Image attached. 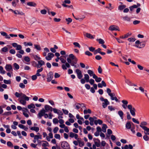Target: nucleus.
I'll return each mask as SVG.
<instances>
[{
    "label": "nucleus",
    "instance_id": "57",
    "mask_svg": "<svg viewBox=\"0 0 149 149\" xmlns=\"http://www.w3.org/2000/svg\"><path fill=\"white\" fill-rule=\"evenodd\" d=\"M73 44L75 47H77L79 48H80L81 47V46L78 42H74Z\"/></svg>",
    "mask_w": 149,
    "mask_h": 149
},
{
    "label": "nucleus",
    "instance_id": "44",
    "mask_svg": "<svg viewBox=\"0 0 149 149\" xmlns=\"http://www.w3.org/2000/svg\"><path fill=\"white\" fill-rule=\"evenodd\" d=\"M24 45L25 46H32L33 45L32 43L31 42H24L23 43Z\"/></svg>",
    "mask_w": 149,
    "mask_h": 149
},
{
    "label": "nucleus",
    "instance_id": "31",
    "mask_svg": "<svg viewBox=\"0 0 149 149\" xmlns=\"http://www.w3.org/2000/svg\"><path fill=\"white\" fill-rule=\"evenodd\" d=\"M107 128V125L105 124H103L101 130L103 132L105 133L106 132V129Z\"/></svg>",
    "mask_w": 149,
    "mask_h": 149
},
{
    "label": "nucleus",
    "instance_id": "3",
    "mask_svg": "<svg viewBox=\"0 0 149 149\" xmlns=\"http://www.w3.org/2000/svg\"><path fill=\"white\" fill-rule=\"evenodd\" d=\"M122 102L123 103L122 105L123 107L125 109H126L127 107L130 110L131 115L133 116H135L136 115L135 112L136 111L135 108L133 107L131 104H128L127 105L128 102L126 100H123L122 101Z\"/></svg>",
    "mask_w": 149,
    "mask_h": 149
},
{
    "label": "nucleus",
    "instance_id": "26",
    "mask_svg": "<svg viewBox=\"0 0 149 149\" xmlns=\"http://www.w3.org/2000/svg\"><path fill=\"white\" fill-rule=\"evenodd\" d=\"M33 56L34 60L36 61L40 60L41 59L39 56L38 54H34L33 55Z\"/></svg>",
    "mask_w": 149,
    "mask_h": 149
},
{
    "label": "nucleus",
    "instance_id": "29",
    "mask_svg": "<svg viewBox=\"0 0 149 149\" xmlns=\"http://www.w3.org/2000/svg\"><path fill=\"white\" fill-rule=\"evenodd\" d=\"M95 79V81L97 82H99L102 80L101 78L98 77L96 75H95L93 78Z\"/></svg>",
    "mask_w": 149,
    "mask_h": 149
},
{
    "label": "nucleus",
    "instance_id": "63",
    "mask_svg": "<svg viewBox=\"0 0 149 149\" xmlns=\"http://www.w3.org/2000/svg\"><path fill=\"white\" fill-rule=\"evenodd\" d=\"M137 66L138 68L140 70H143V67L139 64L137 65Z\"/></svg>",
    "mask_w": 149,
    "mask_h": 149
},
{
    "label": "nucleus",
    "instance_id": "2",
    "mask_svg": "<svg viewBox=\"0 0 149 149\" xmlns=\"http://www.w3.org/2000/svg\"><path fill=\"white\" fill-rule=\"evenodd\" d=\"M15 96L17 98H20L19 100L20 104L23 105L26 104V101H28L29 100V97L27 96L26 95L22 93H19L16 92L15 94Z\"/></svg>",
    "mask_w": 149,
    "mask_h": 149
},
{
    "label": "nucleus",
    "instance_id": "18",
    "mask_svg": "<svg viewBox=\"0 0 149 149\" xmlns=\"http://www.w3.org/2000/svg\"><path fill=\"white\" fill-rule=\"evenodd\" d=\"M27 5L30 6L35 7L36 6L37 4L34 2L30 1L28 2L27 3Z\"/></svg>",
    "mask_w": 149,
    "mask_h": 149
},
{
    "label": "nucleus",
    "instance_id": "55",
    "mask_svg": "<svg viewBox=\"0 0 149 149\" xmlns=\"http://www.w3.org/2000/svg\"><path fill=\"white\" fill-rule=\"evenodd\" d=\"M3 82L6 84H10L11 83V81L10 80H6L4 79L3 80Z\"/></svg>",
    "mask_w": 149,
    "mask_h": 149
},
{
    "label": "nucleus",
    "instance_id": "1",
    "mask_svg": "<svg viewBox=\"0 0 149 149\" xmlns=\"http://www.w3.org/2000/svg\"><path fill=\"white\" fill-rule=\"evenodd\" d=\"M78 61L77 59L73 54L69 55L68 58H67L68 63H66L65 64H63L62 65V68L63 70H66L67 68H70V67L69 63H71L73 62L75 64H76Z\"/></svg>",
    "mask_w": 149,
    "mask_h": 149
},
{
    "label": "nucleus",
    "instance_id": "40",
    "mask_svg": "<svg viewBox=\"0 0 149 149\" xmlns=\"http://www.w3.org/2000/svg\"><path fill=\"white\" fill-rule=\"evenodd\" d=\"M18 2L19 0H13V1L12 2L13 6L14 7H16Z\"/></svg>",
    "mask_w": 149,
    "mask_h": 149
},
{
    "label": "nucleus",
    "instance_id": "11",
    "mask_svg": "<svg viewBox=\"0 0 149 149\" xmlns=\"http://www.w3.org/2000/svg\"><path fill=\"white\" fill-rule=\"evenodd\" d=\"M118 29V26L116 25H113L109 27V29L111 31H116L117 30L119 31V30Z\"/></svg>",
    "mask_w": 149,
    "mask_h": 149
},
{
    "label": "nucleus",
    "instance_id": "53",
    "mask_svg": "<svg viewBox=\"0 0 149 149\" xmlns=\"http://www.w3.org/2000/svg\"><path fill=\"white\" fill-rule=\"evenodd\" d=\"M127 40L131 42H134L136 40L134 38H129Z\"/></svg>",
    "mask_w": 149,
    "mask_h": 149
},
{
    "label": "nucleus",
    "instance_id": "7",
    "mask_svg": "<svg viewBox=\"0 0 149 149\" xmlns=\"http://www.w3.org/2000/svg\"><path fill=\"white\" fill-rule=\"evenodd\" d=\"M53 77V74L52 72H50L47 74V79L48 82H50Z\"/></svg>",
    "mask_w": 149,
    "mask_h": 149
},
{
    "label": "nucleus",
    "instance_id": "25",
    "mask_svg": "<svg viewBox=\"0 0 149 149\" xmlns=\"http://www.w3.org/2000/svg\"><path fill=\"white\" fill-rule=\"evenodd\" d=\"M135 46L137 48H141V46L140 44V41L139 40H137L135 42Z\"/></svg>",
    "mask_w": 149,
    "mask_h": 149
},
{
    "label": "nucleus",
    "instance_id": "60",
    "mask_svg": "<svg viewBox=\"0 0 149 149\" xmlns=\"http://www.w3.org/2000/svg\"><path fill=\"white\" fill-rule=\"evenodd\" d=\"M40 13L43 15H45L47 13V11L45 9L42 10L40 11Z\"/></svg>",
    "mask_w": 149,
    "mask_h": 149
},
{
    "label": "nucleus",
    "instance_id": "54",
    "mask_svg": "<svg viewBox=\"0 0 149 149\" xmlns=\"http://www.w3.org/2000/svg\"><path fill=\"white\" fill-rule=\"evenodd\" d=\"M12 113L11 111H8L5 112L3 114V115L9 116L11 115Z\"/></svg>",
    "mask_w": 149,
    "mask_h": 149
},
{
    "label": "nucleus",
    "instance_id": "61",
    "mask_svg": "<svg viewBox=\"0 0 149 149\" xmlns=\"http://www.w3.org/2000/svg\"><path fill=\"white\" fill-rule=\"evenodd\" d=\"M54 137L56 139H60V136L59 134H55L54 135Z\"/></svg>",
    "mask_w": 149,
    "mask_h": 149
},
{
    "label": "nucleus",
    "instance_id": "62",
    "mask_svg": "<svg viewBox=\"0 0 149 149\" xmlns=\"http://www.w3.org/2000/svg\"><path fill=\"white\" fill-rule=\"evenodd\" d=\"M143 139L146 141H148L149 138L148 136L146 135L143 136Z\"/></svg>",
    "mask_w": 149,
    "mask_h": 149
},
{
    "label": "nucleus",
    "instance_id": "17",
    "mask_svg": "<svg viewBox=\"0 0 149 149\" xmlns=\"http://www.w3.org/2000/svg\"><path fill=\"white\" fill-rule=\"evenodd\" d=\"M121 18L124 21L130 22L131 21V18L128 17L127 15H126L123 17H122Z\"/></svg>",
    "mask_w": 149,
    "mask_h": 149
},
{
    "label": "nucleus",
    "instance_id": "35",
    "mask_svg": "<svg viewBox=\"0 0 149 149\" xmlns=\"http://www.w3.org/2000/svg\"><path fill=\"white\" fill-rule=\"evenodd\" d=\"M125 83L130 86H132V82L129 79H126L125 80Z\"/></svg>",
    "mask_w": 149,
    "mask_h": 149
},
{
    "label": "nucleus",
    "instance_id": "5",
    "mask_svg": "<svg viewBox=\"0 0 149 149\" xmlns=\"http://www.w3.org/2000/svg\"><path fill=\"white\" fill-rule=\"evenodd\" d=\"M33 62L35 63L36 64V66L37 68H39L43 65H45V62L42 60H40L39 61H38V63H36L35 61H34Z\"/></svg>",
    "mask_w": 149,
    "mask_h": 149
},
{
    "label": "nucleus",
    "instance_id": "6",
    "mask_svg": "<svg viewBox=\"0 0 149 149\" xmlns=\"http://www.w3.org/2000/svg\"><path fill=\"white\" fill-rule=\"evenodd\" d=\"M9 10L10 11H11L15 15H24L25 13L22 11H19L18 10H13L12 9H9Z\"/></svg>",
    "mask_w": 149,
    "mask_h": 149
},
{
    "label": "nucleus",
    "instance_id": "47",
    "mask_svg": "<svg viewBox=\"0 0 149 149\" xmlns=\"http://www.w3.org/2000/svg\"><path fill=\"white\" fill-rule=\"evenodd\" d=\"M34 46L35 48L37 50H41V48L40 45H34Z\"/></svg>",
    "mask_w": 149,
    "mask_h": 149
},
{
    "label": "nucleus",
    "instance_id": "34",
    "mask_svg": "<svg viewBox=\"0 0 149 149\" xmlns=\"http://www.w3.org/2000/svg\"><path fill=\"white\" fill-rule=\"evenodd\" d=\"M125 127L126 128L128 129H130L131 127V123L129 122H127L125 125Z\"/></svg>",
    "mask_w": 149,
    "mask_h": 149
},
{
    "label": "nucleus",
    "instance_id": "38",
    "mask_svg": "<svg viewBox=\"0 0 149 149\" xmlns=\"http://www.w3.org/2000/svg\"><path fill=\"white\" fill-rule=\"evenodd\" d=\"M43 142L42 144V146L43 147H47L49 146L48 143L46 141H42Z\"/></svg>",
    "mask_w": 149,
    "mask_h": 149
},
{
    "label": "nucleus",
    "instance_id": "10",
    "mask_svg": "<svg viewBox=\"0 0 149 149\" xmlns=\"http://www.w3.org/2000/svg\"><path fill=\"white\" fill-rule=\"evenodd\" d=\"M54 54L51 53L49 52L47 54V56H46L45 57V59L47 61H49L52 59V58L54 56Z\"/></svg>",
    "mask_w": 149,
    "mask_h": 149
},
{
    "label": "nucleus",
    "instance_id": "49",
    "mask_svg": "<svg viewBox=\"0 0 149 149\" xmlns=\"http://www.w3.org/2000/svg\"><path fill=\"white\" fill-rule=\"evenodd\" d=\"M24 60L27 62H29L30 61V58L28 56H25L24 57Z\"/></svg>",
    "mask_w": 149,
    "mask_h": 149
},
{
    "label": "nucleus",
    "instance_id": "21",
    "mask_svg": "<svg viewBox=\"0 0 149 149\" xmlns=\"http://www.w3.org/2000/svg\"><path fill=\"white\" fill-rule=\"evenodd\" d=\"M85 18V15H82L81 16H80L78 17H74L75 19L77 20H78L79 21H81L84 19Z\"/></svg>",
    "mask_w": 149,
    "mask_h": 149
},
{
    "label": "nucleus",
    "instance_id": "14",
    "mask_svg": "<svg viewBox=\"0 0 149 149\" xmlns=\"http://www.w3.org/2000/svg\"><path fill=\"white\" fill-rule=\"evenodd\" d=\"M61 147L64 148L68 149L70 147V146L68 143L65 141L63 142L61 144Z\"/></svg>",
    "mask_w": 149,
    "mask_h": 149
},
{
    "label": "nucleus",
    "instance_id": "42",
    "mask_svg": "<svg viewBox=\"0 0 149 149\" xmlns=\"http://www.w3.org/2000/svg\"><path fill=\"white\" fill-rule=\"evenodd\" d=\"M6 71L3 70V67L2 66H0V73L1 74H5Z\"/></svg>",
    "mask_w": 149,
    "mask_h": 149
},
{
    "label": "nucleus",
    "instance_id": "19",
    "mask_svg": "<svg viewBox=\"0 0 149 149\" xmlns=\"http://www.w3.org/2000/svg\"><path fill=\"white\" fill-rule=\"evenodd\" d=\"M49 52V49L47 48H45L43 53V55L44 56L46 57L47 56V53Z\"/></svg>",
    "mask_w": 149,
    "mask_h": 149
},
{
    "label": "nucleus",
    "instance_id": "20",
    "mask_svg": "<svg viewBox=\"0 0 149 149\" xmlns=\"http://www.w3.org/2000/svg\"><path fill=\"white\" fill-rule=\"evenodd\" d=\"M85 36L87 38L91 39H93L95 37V35H92L91 34L88 33H86Z\"/></svg>",
    "mask_w": 149,
    "mask_h": 149
},
{
    "label": "nucleus",
    "instance_id": "12",
    "mask_svg": "<svg viewBox=\"0 0 149 149\" xmlns=\"http://www.w3.org/2000/svg\"><path fill=\"white\" fill-rule=\"evenodd\" d=\"M5 69L8 72H12L13 71L12 66L10 64H6L5 67Z\"/></svg>",
    "mask_w": 149,
    "mask_h": 149
},
{
    "label": "nucleus",
    "instance_id": "24",
    "mask_svg": "<svg viewBox=\"0 0 149 149\" xmlns=\"http://www.w3.org/2000/svg\"><path fill=\"white\" fill-rule=\"evenodd\" d=\"M30 129L31 130L33 131H34L36 132H38L39 130V127H32L30 128Z\"/></svg>",
    "mask_w": 149,
    "mask_h": 149
},
{
    "label": "nucleus",
    "instance_id": "43",
    "mask_svg": "<svg viewBox=\"0 0 149 149\" xmlns=\"http://www.w3.org/2000/svg\"><path fill=\"white\" fill-rule=\"evenodd\" d=\"M34 139L37 140H38V139H42V136L40 135H36L34 137Z\"/></svg>",
    "mask_w": 149,
    "mask_h": 149
},
{
    "label": "nucleus",
    "instance_id": "30",
    "mask_svg": "<svg viewBox=\"0 0 149 149\" xmlns=\"http://www.w3.org/2000/svg\"><path fill=\"white\" fill-rule=\"evenodd\" d=\"M144 131V133L146 134H149V128L146 127H143V129Z\"/></svg>",
    "mask_w": 149,
    "mask_h": 149
},
{
    "label": "nucleus",
    "instance_id": "9",
    "mask_svg": "<svg viewBox=\"0 0 149 149\" xmlns=\"http://www.w3.org/2000/svg\"><path fill=\"white\" fill-rule=\"evenodd\" d=\"M12 45L13 47L16 48V50H19L22 49V47L21 45H18L17 43H13Z\"/></svg>",
    "mask_w": 149,
    "mask_h": 149
},
{
    "label": "nucleus",
    "instance_id": "58",
    "mask_svg": "<svg viewBox=\"0 0 149 149\" xmlns=\"http://www.w3.org/2000/svg\"><path fill=\"white\" fill-rule=\"evenodd\" d=\"M3 52H6L8 51V49L6 47H5L1 49V50Z\"/></svg>",
    "mask_w": 149,
    "mask_h": 149
},
{
    "label": "nucleus",
    "instance_id": "15",
    "mask_svg": "<svg viewBox=\"0 0 149 149\" xmlns=\"http://www.w3.org/2000/svg\"><path fill=\"white\" fill-rule=\"evenodd\" d=\"M45 111L46 112H47L49 111H52V107L49 105H45Z\"/></svg>",
    "mask_w": 149,
    "mask_h": 149
},
{
    "label": "nucleus",
    "instance_id": "48",
    "mask_svg": "<svg viewBox=\"0 0 149 149\" xmlns=\"http://www.w3.org/2000/svg\"><path fill=\"white\" fill-rule=\"evenodd\" d=\"M74 105L75 106L76 108L77 109H79L81 107V104L79 103H75Z\"/></svg>",
    "mask_w": 149,
    "mask_h": 149
},
{
    "label": "nucleus",
    "instance_id": "59",
    "mask_svg": "<svg viewBox=\"0 0 149 149\" xmlns=\"http://www.w3.org/2000/svg\"><path fill=\"white\" fill-rule=\"evenodd\" d=\"M59 128L58 127H55L53 129V132L54 133H56L58 130Z\"/></svg>",
    "mask_w": 149,
    "mask_h": 149
},
{
    "label": "nucleus",
    "instance_id": "8",
    "mask_svg": "<svg viewBox=\"0 0 149 149\" xmlns=\"http://www.w3.org/2000/svg\"><path fill=\"white\" fill-rule=\"evenodd\" d=\"M75 72L77 74V76L78 79H81L83 77V75L80 70L77 69L75 70Z\"/></svg>",
    "mask_w": 149,
    "mask_h": 149
},
{
    "label": "nucleus",
    "instance_id": "4",
    "mask_svg": "<svg viewBox=\"0 0 149 149\" xmlns=\"http://www.w3.org/2000/svg\"><path fill=\"white\" fill-rule=\"evenodd\" d=\"M100 100L103 102L102 103V106L104 108H105L109 104V102L106 99H104L103 97H101L100 98Z\"/></svg>",
    "mask_w": 149,
    "mask_h": 149
},
{
    "label": "nucleus",
    "instance_id": "56",
    "mask_svg": "<svg viewBox=\"0 0 149 149\" xmlns=\"http://www.w3.org/2000/svg\"><path fill=\"white\" fill-rule=\"evenodd\" d=\"M71 3V1L70 0H65L64 1L62 2V3H64L65 4H70Z\"/></svg>",
    "mask_w": 149,
    "mask_h": 149
},
{
    "label": "nucleus",
    "instance_id": "32",
    "mask_svg": "<svg viewBox=\"0 0 149 149\" xmlns=\"http://www.w3.org/2000/svg\"><path fill=\"white\" fill-rule=\"evenodd\" d=\"M84 79L86 80V82H88L90 78L89 75L87 74H84Z\"/></svg>",
    "mask_w": 149,
    "mask_h": 149
},
{
    "label": "nucleus",
    "instance_id": "51",
    "mask_svg": "<svg viewBox=\"0 0 149 149\" xmlns=\"http://www.w3.org/2000/svg\"><path fill=\"white\" fill-rule=\"evenodd\" d=\"M66 21L68 22L67 24H69L72 21V19L70 18H68L65 19Z\"/></svg>",
    "mask_w": 149,
    "mask_h": 149
},
{
    "label": "nucleus",
    "instance_id": "27",
    "mask_svg": "<svg viewBox=\"0 0 149 149\" xmlns=\"http://www.w3.org/2000/svg\"><path fill=\"white\" fill-rule=\"evenodd\" d=\"M25 110H26L25 111L24 110L23 111V114L26 117L28 118L29 117V114L27 113V112H28V110L26 109Z\"/></svg>",
    "mask_w": 149,
    "mask_h": 149
},
{
    "label": "nucleus",
    "instance_id": "50",
    "mask_svg": "<svg viewBox=\"0 0 149 149\" xmlns=\"http://www.w3.org/2000/svg\"><path fill=\"white\" fill-rule=\"evenodd\" d=\"M35 107L34 104H31L28 106V108L29 109H31V108H34Z\"/></svg>",
    "mask_w": 149,
    "mask_h": 149
},
{
    "label": "nucleus",
    "instance_id": "45",
    "mask_svg": "<svg viewBox=\"0 0 149 149\" xmlns=\"http://www.w3.org/2000/svg\"><path fill=\"white\" fill-rule=\"evenodd\" d=\"M97 40L99 44L102 45L104 43V40L101 38L97 39Z\"/></svg>",
    "mask_w": 149,
    "mask_h": 149
},
{
    "label": "nucleus",
    "instance_id": "13",
    "mask_svg": "<svg viewBox=\"0 0 149 149\" xmlns=\"http://www.w3.org/2000/svg\"><path fill=\"white\" fill-rule=\"evenodd\" d=\"M46 112L45 111L44 109H42L40 110L37 116L38 118H41L42 116H44L45 113Z\"/></svg>",
    "mask_w": 149,
    "mask_h": 149
},
{
    "label": "nucleus",
    "instance_id": "22",
    "mask_svg": "<svg viewBox=\"0 0 149 149\" xmlns=\"http://www.w3.org/2000/svg\"><path fill=\"white\" fill-rule=\"evenodd\" d=\"M95 139H94V140ZM95 140H96L97 141H94V143L95 145L97 147H99L100 146V141L98 139H95Z\"/></svg>",
    "mask_w": 149,
    "mask_h": 149
},
{
    "label": "nucleus",
    "instance_id": "23",
    "mask_svg": "<svg viewBox=\"0 0 149 149\" xmlns=\"http://www.w3.org/2000/svg\"><path fill=\"white\" fill-rule=\"evenodd\" d=\"M87 72L90 76H93V78L96 75L91 70H88L87 71Z\"/></svg>",
    "mask_w": 149,
    "mask_h": 149
},
{
    "label": "nucleus",
    "instance_id": "41",
    "mask_svg": "<svg viewBox=\"0 0 149 149\" xmlns=\"http://www.w3.org/2000/svg\"><path fill=\"white\" fill-rule=\"evenodd\" d=\"M118 113L121 118L123 119V113L122 111H119L118 112Z\"/></svg>",
    "mask_w": 149,
    "mask_h": 149
},
{
    "label": "nucleus",
    "instance_id": "33",
    "mask_svg": "<svg viewBox=\"0 0 149 149\" xmlns=\"http://www.w3.org/2000/svg\"><path fill=\"white\" fill-rule=\"evenodd\" d=\"M147 123L146 122L143 121L142 122L140 125V126L142 129L143 127H146L145 126L147 125Z\"/></svg>",
    "mask_w": 149,
    "mask_h": 149
},
{
    "label": "nucleus",
    "instance_id": "16",
    "mask_svg": "<svg viewBox=\"0 0 149 149\" xmlns=\"http://www.w3.org/2000/svg\"><path fill=\"white\" fill-rule=\"evenodd\" d=\"M141 5V4L139 3H137V5H134L130 7L129 8L130 10L132 11L133 10L134 8H137L138 7L140 6Z\"/></svg>",
    "mask_w": 149,
    "mask_h": 149
},
{
    "label": "nucleus",
    "instance_id": "46",
    "mask_svg": "<svg viewBox=\"0 0 149 149\" xmlns=\"http://www.w3.org/2000/svg\"><path fill=\"white\" fill-rule=\"evenodd\" d=\"M13 65L15 68V70L16 69L17 70L19 69V65L16 63H14L13 64Z\"/></svg>",
    "mask_w": 149,
    "mask_h": 149
},
{
    "label": "nucleus",
    "instance_id": "64",
    "mask_svg": "<svg viewBox=\"0 0 149 149\" xmlns=\"http://www.w3.org/2000/svg\"><path fill=\"white\" fill-rule=\"evenodd\" d=\"M60 76V75L58 73L55 72L54 73V77L56 78H58Z\"/></svg>",
    "mask_w": 149,
    "mask_h": 149
},
{
    "label": "nucleus",
    "instance_id": "37",
    "mask_svg": "<svg viewBox=\"0 0 149 149\" xmlns=\"http://www.w3.org/2000/svg\"><path fill=\"white\" fill-rule=\"evenodd\" d=\"M78 142L79 143V145L80 147H82L84 145V142L81 140H78Z\"/></svg>",
    "mask_w": 149,
    "mask_h": 149
},
{
    "label": "nucleus",
    "instance_id": "36",
    "mask_svg": "<svg viewBox=\"0 0 149 149\" xmlns=\"http://www.w3.org/2000/svg\"><path fill=\"white\" fill-rule=\"evenodd\" d=\"M7 145L9 147L11 148H12L13 147V144L10 141H8L7 142Z\"/></svg>",
    "mask_w": 149,
    "mask_h": 149
},
{
    "label": "nucleus",
    "instance_id": "28",
    "mask_svg": "<svg viewBox=\"0 0 149 149\" xmlns=\"http://www.w3.org/2000/svg\"><path fill=\"white\" fill-rule=\"evenodd\" d=\"M126 7V6L125 5H120L118 6V10L121 11L123 10Z\"/></svg>",
    "mask_w": 149,
    "mask_h": 149
},
{
    "label": "nucleus",
    "instance_id": "52",
    "mask_svg": "<svg viewBox=\"0 0 149 149\" xmlns=\"http://www.w3.org/2000/svg\"><path fill=\"white\" fill-rule=\"evenodd\" d=\"M53 122L54 124H58V120L57 118H54L53 119Z\"/></svg>",
    "mask_w": 149,
    "mask_h": 149
},
{
    "label": "nucleus",
    "instance_id": "39",
    "mask_svg": "<svg viewBox=\"0 0 149 149\" xmlns=\"http://www.w3.org/2000/svg\"><path fill=\"white\" fill-rule=\"evenodd\" d=\"M91 113V111L90 109H85L84 111V114L87 113Z\"/></svg>",
    "mask_w": 149,
    "mask_h": 149
}]
</instances>
